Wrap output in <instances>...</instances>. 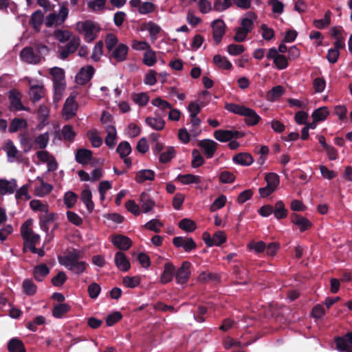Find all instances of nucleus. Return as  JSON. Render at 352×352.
I'll return each mask as SVG.
<instances>
[{"mask_svg": "<svg viewBox=\"0 0 352 352\" xmlns=\"http://www.w3.org/2000/svg\"><path fill=\"white\" fill-rule=\"evenodd\" d=\"M114 262L116 267L122 272H127L131 268V263L125 254L118 252L115 254Z\"/></svg>", "mask_w": 352, "mask_h": 352, "instance_id": "2eb2a0df", "label": "nucleus"}, {"mask_svg": "<svg viewBox=\"0 0 352 352\" xmlns=\"http://www.w3.org/2000/svg\"><path fill=\"white\" fill-rule=\"evenodd\" d=\"M214 63L220 68L229 70L232 69V63L227 59L226 57L221 56L219 54L213 57Z\"/></svg>", "mask_w": 352, "mask_h": 352, "instance_id": "a18cd8bd", "label": "nucleus"}, {"mask_svg": "<svg viewBox=\"0 0 352 352\" xmlns=\"http://www.w3.org/2000/svg\"><path fill=\"white\" fill-rule=\"evenodd\" d=\"M192 160L191 162V166L192 168H198L205 163L204 158L197 149L192 150Z\"/></svg>", "mask_w": 352, "mask_h": 352, "instance_id": "864d4df0", "label": "nucleus"}, {"mask_svg": "<svg viewBox=\"0 0 352 352\" xmlns=\"http://www.w3.org/2000/svg\"><path fill=\"white\" fill-rule=\"evenodd\" d=\"M118 38L113 34H109L107 35L105 39V45L107 50V53L111 52L112 50L116 47L118 45Z\"/></svg>", "mask_w": 352, "mask_h": 352, "instance_id": "680f3d73", "label": "nucleus"}, {"mask_svg": "<svg viewBox=\"0 0 352 352\" xmlns=\"http://www.w3.org/2000/svg\"><path fill=\"white\" fill-rule=\"evenodd\" d=\"M53 186L41 180V186L35 189L36 195L39 197H43L52 192Z\"/></svg>", "mask_w": 352, "mask_h": 352, "instance_id": "4d7b16f0", "label": "nucleus"}, {"mask_svg": "<svg viewBox=\"0 0 352 352\" xmlns=\"http://www.w3.org/2000/svg\"><path fill=\"white\" fill-rule=\"evenodd\" d=\"M93 153L87 148H79L77 150L75 159L76 161L82 165L87 164L92 159Z\"/></svg>", "mask_w": 352, "mask_h": 352, "instance_id": "6ab92c4d", "label": "nucleus"}, {"mask_svg": "<svg viewBox=\"0 0 352 352\" xmlns=\"http://www.w3.org/2000/svg\"><path fill=\"white\" fill-rule=\"evenodd\" d=\"M198 146L202 149L207 159H211L217 151L219 144L212 140L204 139L198 142Z\"/></svg>", "mask_w": 352, "mask_h": 352, "instance_id": "0eeeda50", "label": "nucleus"}, {"mask_svg": "<svg viewBox=\"0 0 352 352\" xmlns=\"http://www.w3.org/2000/svg\"><path fill=\"white\" fill-rule=\"evenodd\" d=\"M75 98V96H70L65 100L63 111L67 119L71 118L76 115L77 104Z\"/></svg>", "mask_w": 352, "mask_h": 352, "instance_id": "ddd939ff", "label": "nucleus"}, {"mask_svg": "<svg viewBox=\"0 0 352 352\" xmlns=\"http://www.w3.org/2000/svg\"><path fill=\"white\" fill-rule=\"evenodd\" d=\"M243 116L245 117V123L249 126L256 125L261 120V118L256 113V112L249 107H247Z\"/></svg>", "mask_w": 352, "mask_h": 352, "instance_id": "aec40b11", "label": "nucleus"}, {"mask_svg": "<svg viewBox=\"0 0 352 352\" xmlns=\"http://www.w3.org/2000/svg\"><path fill=\"white\" fill-rule=\"evenodd\" d=\"M95 69L91 65L82 67L76 74V81L78 85H84L92 78Z\"/></svg>", "mask_w": 352, "mask_h": 352, "instance_id": "9d476101", "label": "nucleus"}, {"mask_svg": "<svg viewBox=\"0 0 352 352\" xmlns=\"http://www.w3.org/2000/svg\"><path fill=\"white\" fill-rule=\"evenodd\" d=\"M101 291V287L96 283H91L87 288L89 296L92 299H96L99 296Z\"/></svg>", "mask_w": 352, "mask_h": 352, "instance_id": "774afa93", "label": "nucleus"}, {"mask_svg": "<svg viewBox=\"0 0 352 352\" xmlns=\"http://www.w3.org/2000/svg\"><path fill=\"white\" fill-rule=\"evenodd\" d=\"M175 274V267L171 262H167L164 265V270L160 276V283L167 284L172 281Z\"/></svg>", "mask_w": 352, "mask_h": 352, "instance_id": "4468645a", "label": "nucleus"}, {"mask_svg": "<svg viewBox=\"0 0 352 352\" xmlns=\"http://www.w3.org/2000/svg\"><path fill=\"white\" fill-rule=\"evenodd\" d=\"M28 126L27 122L23 118H14L10 124L9 132L15 133L21 129L26 128Z\"/></svg>", "mask_w": 352, "mask_h": 352, "instance_id": "37998d69", "label": "nucleus"}, {"mask_svg": "<svg viewBox=\"0 0 352 352\" xmlns=\"http://www.w3.org/2000/svg\"><path fill=\"white\" fill-rule=\"evenodd\" d=\"M176 155L175 149L173 146H168L164 152L160 155L159 160L162 164L170 162Z\"/></svg>", "mask_w": 352, "mask_h": 352, "instance_id": "c03bdc74", "label": "nucleus"}, {"mask_svg": "<svg viewBox=\"0 0 352 352\" xmlns=\"http://www.w3.org/2000/svg\"><path fill=\"white\" fill-rule=\"evenodd\" d=\"M28 188L29 185L25 184L22 186L16 192L15 194V198L16 199H24V200H29L31 199V196L30 195L28 192Z\"/></svg>", "mask_w": 352, "mask_h": 352, "instance_id": "e2e57ef3", "label": "nucleus"}, {"mask_svg": "<svg viewBox=\"0 0 352 352\" xmlns=\"http://www.w3.org/2000/svg\"><path fill=\"white\" fill-rule=\"evenodd\" d=\"M257 15L255 12L249 11L245 14V17L242 19L241 22V29L246 32H251L254 28V21L256 19Z\"/></svg>", "mask_w": 352, "mask_h": 352, "instance_id": "f3484780", "label": "nucleus"}, {"mask_svg": "<svg viewBox=\"0 0 352 352\" xmlns=\"http://www.w3.org/2000/svg\"><path fill=\"white\" fill-rule=\"evenodd\" d=\"M82 257V252L73 248L71 251L66 252L65 255L59 256L58 260L61 265L75 274L80 275L85 272L88 267L85 261H79Z\"/></svg>", "mask_w": 352, "mask_h": 352, "instance_id": "f257e3e1", "label": "nucleus"}, {"mask_svg": "<svg viewBox=\"0 0 352 352\" xmlns=\"http://www.w3.org/2000/svg\"><path fill=\"white\" fill-rule=\"evenodd\" d=\"M141 278L138 276H125L122 279V283L124 286L129 288H135L140 283Z\"/></svg>", "mask_w": 352, "mask_h": 352, "instance_id": "6e6d98bb", "label": "nucleus"}, {"mask_svg": "<svg viewBox=\"0 0 352 352\" xmlns=\"http://www.w3.org/2000/svg\"><path fill=\"white\" fill-rule=\"evenodd\" d=\"M155 172L152 170H141L136 173L135 181L138 183H143L146 180L153 181L155 179Z\"/></svg>", "mask_w": 352, "mask_h": 352, "instance_id": "b1692460", "label": "nucleus"}, {"mask_svg": "<svg viewBox=\"0 0 352 352\" xmlns=\"http://www.w3.org/2000/svg\"><path fill=\"white\" fill-rule=\"evenodd\" d=\"M8 349L10 352H26L23 342L16 338L8 342Z\"/></svg>", "mask_w": 352, "mask_h": 352, "instance_id": "bb28decb", "label": "nucleus"}, {"mask_svg": "<svg viewBox=\"0 0 352 352\" xmlns=\"http://www.w3.org/2000/svg\"><path fill=\"white\" fill-rule=\"evenodd\" d=\"M274 217L277 219H283L287 216V210L285 208L283 201H278L276 203L273 212Z\"/></svg>", "mask_w": 352, "mask_h": 352, "instance_id": "f704fd0d", "label": "nucleus"}, {"mask_svg": "<svg viewBox=\"0 0 352 352\" xmlns=\"http://www.w3.org/2000/svg\"><path fill=\"white\" fill-rule=\"evenodd\" d=\"M232 161L236 164L250 166L253 163L254 159L248 153H239L233 157Z\"/></svg>", "mask_w": 352, "mask_h": 352, "instance_id": "4be33fe9", "label": "nucleus"}, {"mask_svg": "<svg viewBox=\"0 0 352 352\" xmlns=\"http://www.w3.org/2000/svg\"><path fill=\"white\" fill-rule=\"evenodd\" d=\"M140 204L142 211L146 213L153 209L155 202L152 199L149 194L144 192L140 195Z\"/></svg>", "mask_w": 352, "mask_h": 352, "instance_id": "a211bd4d", "label": "nucleus"}, {"mask_svg": "<svg viewBox=\"0 0 352 352\" xmlns=\"http://www.w3.org/2000/svg\"><path fill=\"white\" fill-rule=\"evenodd\" d=\"M267 186L276 190L280 183L279 176L275 173H268L265 176Z\"/></svg>", "mask_w": 352, "mask_h": 352, "instance_id": "8fccbe9b", "label": "nucleus"}, {"mask_svg": "<svg viewBox=\"0 0 352 352\" xmlns=\"http://www.w3.org/2000/svg\"><path fill=\"white\" fill-rule=\"evenodd\" d=\"M211 26L214 41L219 45L225 34L226 25L222 19H216L212 21Z\"/></svg>", "mask_w": 352, "mask_h": 352, "instance_id": "1a4fd4ad", "label": "nucleus"}, {"mask_svg": "<svg viewBox=\"0 0 352 352\" xmlns=\"http://www.w3.org/2000/svg\"><path fill=\"white\" fill-rule=\"evenodd\" d=\"M48 47L43 43H36L33 47H25L20 53L21 59L29 64L37 65L39 64L42 59H44L43 56L46 55L48 52Z\"/></svg>", "mask_w": 352, "mask_h": 352, "instance_id": "f03ea898", "label": "nucleus"}, {"mask_svg": "<svg viewBox=\"0 0 352 352\" xmlns=\"http://www.w3.org/2000/svg\"><path fill=\"white\" fill-rule=\"evenodd\" d=\"M71 310V306L67 303H59L54 306L52 316L56 318H62Z\"/></svg>", "mask_w": 352, "mask_h": 352, "instance_id": "393cba45", "label": "nucleus"}, {"mask_svg": "<svg viewBox=\"0 0 352 352\" xmlns=\"http://www.w3.org/2000/svg\"><path fill=\"white\" fill-rule=\"evenodd\" d=\"M54 37L60 43H65L71 39V33L67 30H56L54 32Z\"/></svg>", "mask_w": 352, "mask_h": 352, "instance_id": "052dcab7", "label": "nucleus"}, {"mask_svg": "<svg viewBox=\"0 0 352 352\" xmlns=\"http://www.w3.org/2000/svg\"><path fill=\"white\" fill-rule=\"evenodd\" d=\"M81 200L85 204L89 212L91 213L94 208V204L92 201V195L90 190L85 189L82 191Z\"/></svg>", "mask_w": 352, "mask_h": 352, "instance_id": "7c9ffc66", "label": "nucleus"}, {"mask_svg": "<svg viewBox=\"0 0 352 352\" xmlns=\"http://www.w3.org/2000/svg\"><path fill=\"white\" fill-rule=\"evenodd\" d=\"M54 101L58 102L61 100L63 92L65 89V82H54Z\"/></svg>", "mask_w": 352, "mask_h": 352, "instance_id": "ea45409f", "label": "nucleus"}, {"mask_svg": "<svg viewBox=\"0 0 352 352\" xmlns=\"http://www.w3.org/2000/svg\"><path fill=\"white\" fill-rule=\"evenodd\" d=\"M43 14L40 10L35 11L32 14L30 23L35 30L39 31L40 26L42 25L43 21Z\"/></svg>", "mask_w": 352, "mask_h": 352, "instance_id": "2f4dec72", "label": "nucleus"}, {"mask_svg": "<svg viewBox=\"0 0 352 352\" xmlns=\"http://www.w3.org/2000/svg\"><path fill=\"white\" fill-rule=\"evenodd\" d=\"M78 199L76 193L68 191L64 195V203L67 208H72L74 206Z\"/></svg>", "mask_w": 352, "mask_h": 352, "instance_id": "13d9d810", "label": "nucleus"}, {"mask_svg": "<svg viewBox=\"0 0 352 352\" xmlns=\"http://www.w3.org/2000/svg\"><path fill=\"white\" fill-rule=\"evenodd\" d=\"M331 11L328 10L325 12L324 19H315L313 21L314 25L318 29H324L331 23Z\"/></svg>", "mask_w": 352, "mask_h": 352, "instance_id": "de8ad7c7", "label": "nucleus"}, {"mask_svg": "<svg viewBox=\"0 0 352 352\" xmlns=\"http://www.w3.org/2000/svg\"><path fill=\"white\" fill-rule=\"evenodd\" d=\"M67 279L66 274L63 271H60L52 278L51 281L54 286L61 287L66 282Z\"/></svg>", "mask_w": 352, "mask_h": 352, "instance_id": "0e129e2a", "label": "nucleus"}, {"mask_svg": "<svg viewBox=\"0 0 352 352\" xmlns=\"http://www.w3.org/2000/svg\"><path fill=\"white\" fill-rule=\"evenodd\" d=\"M336 348L340 351H344L352 344V331H349L342 337H337L335 340Z\"/></svg>", "mask_w": 352, "mask_h": 352, "instance_id": "dca6fc26", "label": "nucleus"}, {"mask_svg": "<svg viewBox=\"0 0 352 352\" xmlns=\"http://www.w3.org/2000/svg\"><path fill=\"white\" fill-rule=\"evenodd\" d=\"M19 140L23 148V153H27L30 152L32 148H34V141L31 137L28 135V134H20Z\"/></svg>", "mask_w": 352, "mask_h": 352, "instance_id": "a878e982", "label": "nucleus"}, {"mask_svg": "<svg viewBox=\"0 0 352 352\" xmlns=\"http://www.w3.org/2000/svg\"><path fill=\"white\" fill-rule=\"evenodd\" d=\"M225 109L231 113L243 116L247 107L234 103H226Z\"/></svg>", "mask_w": 352, "mask_h": 352, "instance_id": "3c124183", "label": "nucleus"}, {"mask_svg": "<svg viewBox=\"0 0 352 352\" xmlns=\"http://www.w3.org/2000/svg\"><path fill=\"white\" fill-rule=\"evenodd\" d=\"M145 122L149 126L157 131H161L164 129L165 122L162 118L147 117Z\"/></svg>", "mask_w": 352, "mask_h": 352, "instance_id": "c9c22d12", "label": "nucleus"}, {"mask_svg": "<svg viewBox=\"0 0 352 352\" xmlns=\"http://www.w3.org/2000/svg\"><path fill=\"white\" fill-rule=\"evenodd\" d=\"M129 47L124 43L118 44L111 52L107 54L110 60L115 59L116 62L121 63L126 59Z\"/></svg>", "mask_w": 352, "mask_h": 352, "instance_id": "6e6552de", "label": "nucleus"}, {"mask_svg": "<svg viewBox=\"0 0 352 352\" xmlns=\"http://www.w3.org/2000/svg\"><path fill=\"white\" fill-rule=\"evenodd\" d=\"M142 62L145 65L148 67H151L156 63V53L154 50H152L151 47H150V48L144 52Z\"/></svg>", "mask_w": 352, "mask_h": 352, "instance_id": "72a5a7b5", "label": "nucleus"}, {"mask_svg": "<svg viewBox=\"0 0 352 352\" xmlns=\"http://www.w3.org/2000/svg\"><path fill=\"white\" fill-rule=\"evenodd\" d=\"M106 131L107 132V135L105 138L104 142L105 144L109 148H113L116 144V130L114 126L109 125L107 126Z\"/></svg>", "mask_w": 352, "mask_h": 352, "instance_id": "cd10ccee", "label": "nucleus"}, {"mask_svg": "<svg viewBox=\"0 0 352 352\" xmlns=\"http://www.w3.org/2000/svg\"><path fill=\"white\" fill-rule=\"evenodd\" d=\"M9 97L11 102V106L14 107L15 110H25V108L22 104L19 96L14 94L12 91H10Z\"/></svg>", "mask_w": 352, "mask_h": 352, "instance_id": "bf43d9fd", "label": "nucleus"}, {"mask_svg": "<svg viewBox=\"0 0 352 352\" xmlns=\"http://www.w3.org/2000/svg\"><path fill=\"white\" fill-rule=\"evenodd\" d=\"M112 243L122 251L128 250L132 245V241L122 234L115 235L112 239Z\"/></svg>", "mask_w": 352, "mask_h": 352, "instance_id": "f8f14e48", "label": "nucleus"}, {"mask_svg": "<svg viewBox=\"0 0 352 352\" xmlns=\"http://www.w3.org/2000/svg\"><path fill=\"white\" fill-rule=\"evenodd\" d=\"M45 212L44 214L40 216V226L43 230L48 232L49 224L54 221L56 214L54 213H47V212Z\"/></svg>", "mask_w": 352, "mask_h": 352, "instance_id": "473e14b6", "label": "nucleus"}, {"mask_svg": "<svg viewBox=\"0 0 352 352\" xmlns=\"http://www.w3.org/2000/svg\"><path fill=\"white\" fill-rule=\"evenodd\" d=\"M284 91L281 85L275 86L267 93V99L271 102L275 101L284 94Z\"/></svg>", "mask_w": 352, "mask_h": 352, "instance_id": "58836bf2", "label": "nucleus"}, {"mask_svg": "<svg viewBox=\"0 0 352 352\" xmlns=\"http://www.w3.org/2000/svg\"><path fill=\"white\" fill-rule=\"evenodd\" d=\"M17 187L15 179L8 181L5 179H0V195L12 194Z\"/></svg>", "mask_w": 352, "mask_h": 352, "instance_id": "412c9836", "label": "nucleus"}, {"mask_svg": "<svg viewBox=\"0 0 352 352\" xmlns=\"http://www.w3.org/2000/svg\"><path fill=\"white\" fill-rule=\"evenodd\" d=\"M173 244L177 248H182L186 252H190L197 248L192 238L175 236L173 239Z\"/></svg>", "mask_w": 352, "mask_h": 352, "instance_id": "423d86ee", "label": "nucleus"}, {"mask_svg": "<svg viewBox=\"0 0 352 352\" xmlns=\"http://www.w3.org/2000/svg\"><path fill=\"white\" fill-rule=\"evenodd\" d=\"M178 227L186 232H192L196 230L197 225L194 221L184 218L179 221Z\"/></svg>", "mask_w": 352, "mask_h": 352, "instance_id": "e433bc0d", "label": "nucleus"}, {"mask_svg": "<svg viewBox=\"0 0 352 352\" xmlns=\"http://www.w3.org/2000/svg\"><path fill=\"white\" fill-rule=\"evenodd\" d=\"M146 29L148 31L151 38L153 41L157 39V34L162 30L158 25L152 21H149L146 24Z\"/></svg>", "mask_w": 352, "mask_h": 352, "instance_id": "5fc2aeb1", "label": "nucleus"}, {"mask_svg": "<svg viewBox=\"0 0 352 352\" xmlns=\"http://www.w3.org/2000/svg\"><path fill=\"white\" fill-rule=\"evenodd\" d=\"M49 273L50 268L45 263L36 265L34 267L33 276L38 282L42 281L43 278L49 274Z\"/></svg>", "mask_w": 352, "mask_h": 352, "instance_id": "5701e85b", "label": "nucleus"}, {"mask_svg": "<svg viewBox=\"0 0 352 352\" xmlns=\"http://www.w3.org/2000/svg\"><path fill=\"white\" fill-rule=\"evenodd\" d=\"M290 218L291 221L299 228L300 232H305L312 226L311 222L300 214L293 213Z\"/></svg>", "mask_w": 352, "mask_h": 352, "instance_id": "9b49d317", "label": "nucleus"}, {"mask_svg": "<svg viewBox=\"0 0 352 352\" xmlns=\"http://www.w3.org/2000/svg\"><path fill=\"white\" fill-rule=\"evenodd\" d=\"M267 59H272L274 64L278 69L282 70L289 65L288 58L283 54H278L275 47L270 48L266 55Z\"/></svg>", "mask_w": 352, "mask_h": 352, "instance_id": "39448f33", "label": "nucleus"}, {"mask_svg": "<svg viewBox=\"0 0 352 352\" xmlns=\"http://www.w3.org/2000/svg\"><path fill=\"white\" fill-rule=\"evenodd\" d=\"M87 136L94 147L98 148L102 143V140L97 134V131H89L87 132Z\"/></svg>", "mask_w": 352, "mask_h": 352, "instance_id": "338daca9", "label": "nucleus"}, {"mask_svg": "<svg viewBox=\"0 0 352 352\" xmlns=\"http://www.w3.org/2000/svg\"><path fill=\"white\" fill-rule=\"evenodd\" d=\"M213 136L221 142H226L233 140L232 130H216L213 133Z\"/></svg>", "mask_w": 352, "mask_h": 352, "instance_id": "c85d7f7f", "label": "nucleus"}, {"mask_svg": "<svg viewBox=\"0 0 352 352\" xmlns=\"http://www.w3.org/2000/svg\"><path fill=\"white\" fill-rule=\"evenodd\" d=\"M30 96L33 102H38L44 96V88L41 85H32L30 88Z\"/></svg>", "mask_w": 352, "mask_h": 352, "instance_id": "c756f323", "label": "nucleus"}, {"mask_svg": "<svg viewBox=\"0 0 352 352\" xmlns=\"http://www.w3.org/2000/svg\"><path fill=\"white\" fill-rule=\"evenodd\" d=\"M78 29L80 32H83L85 40L87 42H92L96 38L95 31L96 30V23L90 20L78 23Z\"/></svg>", "mask_w": 352, "mask_h": 352, "instance_id": "7ed1b4c3", "label": "nucleus"}, {"mask_svg": "<svg viewBox=\"0 0 352 352\" xmlns=\"http://www.w3.org/2000/svg\"><path fill=\"white\" fill-rule=\"evenodd\" d=\"M192 264L188 261H183L181 266L176 270H175V279L178 284H186L190 277V267Z\"/></svg>", "mask_w": 352, "mask_h": 352, "instance_id": "20e7f679", "label": "nucleus"}, {"mask_svg": "<svg viewBox=\"0 0 352 352\" xmlns=\"http://www.w3.org/2000/svg\"><path fill=\"white\" fill-rule=\"evenodd\" d=\"M132 99L135 103L141 107H144L147 104L149 97L148 94L145 92H142L139 94H133L132 95Z\"/></svg>", "mask_w": 352, "mask_h": 352, "instance_id": "603ef678", "label": "nucleus"}, {"mask_svg": "<svg viewBox=\"0 0 352 352\" xmlns=\"http://www.w3.org/2000/svg\"><path fill=\"white\" fill-rule=\"evenodd\" d=\"M23 290L27 296H33L37 291V286L32 279L26 278L22 285Z\"/></svg>", "mask_w": 352, "mask_h": 352, "instance_id": "a19ab883", "label": "nucleus"}, {"mask_svg": "<svg viewBox=\"0 0 352 352\" xmlns=\"http://www.w3.org/2000/svg\"><path fill=\"white\" fill-rule=\"evenodd\" d=\"M62 135L65 140L72 142L76 136V133L71 125H65L62 129Z\"/></svg>", "mask_w": 352, "mask_h": 352, "instance_id": "69168bd1", "label": "nucleus"}, {"mask_svg": "<svg viewBox=\"0 0 352 352\" xmlns=\"http://www.w3.org/2000/svg\"><path fill=\"white\" fill-rule=\"evenodd\" d=\"M50 140L49 133L47 132L40 134L34 140V142L36 144L34 149L37 148L40 149H44L47 147Z\"/></svg>", "mask_w": 352, "mask_h": 352, "instance_id": "49530a36", "label": "nucleus"}, {"mask_svg": "<svg viewBox=\"0 0 352 352\" xmlns=\"http://www.w3.org/2000/svg\"><path fill=\"white\" fill-rule=\"evenodd\" d=\"M177 179L183 184H199L201 182V177L192 174L179 175Z\"/></svg>", "mask_w": 352, "mask_h": 352, "instance_id": "79ce46f5", "label": "nucleus"}, {"mask_svg": "<svg viewBox=\"0 0 352 352\" xmlns=\"http://www.w3.org/2000/svg\"><path fill=\"white\" fill-rule=\"evenodd\" d=\"M329 114L327 107H322L314 111L311 117L315 122L324 121Z\"/></svg>", "mask_w": 352, "mask_h": 352, "instance_id": "4c0bfd02", "label": "nucleus"}, {"mask_svg": "<svg viewBox=\"0 0 352 352\" xmlns=\"http://www.w3.org/2000/svg\"><path fill=\"white\" fill-rule=\"evenodd\" d=\"M131 146L127 141L121 142L116 148V151L119 154L120 158L127 157L131 153Z\"/></svg>", "mask_w": 352, "mask_h": 352, "instance_id": "09e8293b", "label": "nucleus"}]
</instances>
